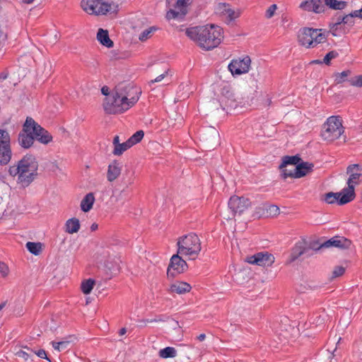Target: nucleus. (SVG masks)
Here are the masks:
<instances>
[{
    "label": "nucleus",
    "mask_w": 362,
    "mask_h": 362,
    "mask_svg": "<svg viewBox=\"0 0 362 362\" xmlns=\"http://www.w3.org/2000/svg\"><path fill=\"white\" fill-rule=\"evenodd\" d=\"M191 0H177L175 6L177 11L170 9L166 13V18L170 21L172 19H182L187 13L186 7Z\"/></svg>",
    "instance_id": "nucleus-15"
},
{
    "label": "nucleus",
    "mask_w": 362,
    "mask_h": 362,
    "mask_svg": "<svg viewBox=\"0 0 362 362\" xmlns=\"http://www.w3.org/2000/svg\"><path fill=\"white\" fill-rule=\"evenodd\" d=\"M274 257L268 252H261L247 257V262L262 267L271 266L274 262Z\"/></svg>",
    "instance_id": "nucleus-14"
},
{
    "label": "nucleus",
    "mask_w": 362,
    "mask_h": 362,
    "mask_svg": "<svg viewBox=\"0 0 362 362\" xmlns=\"http://www.w3.org/2000/svg\"><path fill=\"white\" fill-rule=\"evenodd\" d=\"M188 268L187 262L182 258L180 254L173 255L170 258L167 269L168 277H175L177 274L185 272Z\"/></svg>",
    "instance_id": "nucleus-11"
},
{
    "label": "nucleus",
    "mask_w": 362,
    "mask_h": 362,
    "mask_svg": "<svg viewBox=\"0 0 362 362\" xmlns=\"http://www.w3.org/2000/svg\"><path fill=\"white\" fill-rule=\"evenodd\" d=\"M140 88L128 85L122 88H117L115 93L106 97L103 108L107 114H119L127 111L134 105L139 99Z\"/></svg>",
    "instance_id": "nucleus-1"
},
{
    "label": "nucleus",
    "mask_w": 362,
    "mask_h": 362,
    "mask_svg": "<svg viewBox=\"0 0 362 362\" xmlns=\"http://www.w3.org/2000/svg\"><path fill=\"white\" fill-rule=\"evenodd\" d=\"M322 63H323V61H320L319 59H315V60H313L311 62V64H320Z\"/></svg>",
    "instance_id": "nucleus-61"
},
{
    "label": "nucleus",
    "mask_w": 362,
    "mask_h": 362,
    "mask_svg": "<svg viewBox=\"0 0 362 362\" xmlns=\"http://www.w3.org/2000/svg\"><path fill=\"white\" fill-rule=\"evenodd\" d=\"M23 3L30 4L33 2L34 0H21Z\"/></svg>",
    "instance_id": "nucleus-63"
},
{
    "label": "nucleus",
    "mask_w": 362,
    "mask_h": 362,
    "mask_svg": "<svg viewBox=\"0 0 362 362\" xmlns=\"http://www.w3.org/2000/svg\"><path fill=\"white\" fill-rule=\"evenodd\" d=\"M344 193L343 192V189L339 192H328L326 193L322 200L325 202L326 203L329 204H332L337 203L339 205H344L346 203H341V199L343 197V195Z\"/></svg>",
    "instance_id": "nucleus-21"
},
{
    "label": "nucleus",
    "mask_w": 362,
    "mask_h": 362,
    "mask_svg": "<svg viewBox=\"0 0 362 362\" xmlns=\"http://www.w3.org/2000/svg\"><path fill=\"white\" fill-rule=\"evenodd\" d=\"M354 15L356 16V18L362 19V8L359 10L354 11Z\"/></svg>",
    "instance_id": "nucleus-55"
},
{
    "label": "nucleus",
    "mask_w": 362,
    "mask_h": 362,
    "mask_svg": "<svg viewBox=\"0 0 362 362\" xmlns=\"http://www.w3.org/2000/svg\"><path fill=\"white\" fill-rule=\"evenodd\" d=\"M351 240L341 236H334L331 239L325 241L321 247H329L330 246L339 248H349L351 245Z\"/></svg>",
    "instance_id": "nucleus-18"
},
{
    "label": "nucleus",
    "mask_w": 362,
    "mask_h": 362,
    "mask_svg": "<svg viewBox=\"0 0 362 362\" xmlns=\"http://www.w3.org/2000/svg\"><path fill=\"white\" fill-rule=\"evenodd\" d=\"M300 160L301 159L298 155L292 156H284L283 158V161L281 164L279 165V168L283 169L284 168H286L288 165H293L296 166Z\"/></svg>",
    "instance_id": "nucleus-27"
},
{
    "label": "nucleus",
    "mask_w": 362,
    "mask_h": 362,
    "mask_svg": "<svg viewBox=\"0 0 362 362\" xmlns=\"http://www.w3.org/2000/svg\"><path fill=\"white\" fill-rule=\"evenodd\" d=\"M354 18H356V16L354 15L353 11L349 14L344 16L341 21H344V25H348L349 27H351L354 25Z\"/></svg>",
    "instance_id": "nucleus-39"
},
{
    "label": "nucleus",
    "mask_w": 362,
    "mask_h": 362,
    "mask_svg": "<svg viewBox=\"0 0 362 362\" xmlns=\"http://www.w3.org/2000/svg\"><path fill=\"white\" fill-rule=\"evenodd\" d=\"M310 250V248L306 245L305 242L298 241L291 248L288 263L293 262L298 259L301 255L306 254Z\"/></svg>",
    "instance_id": "nucleus-17"
},
{
    "label": "nucleus",
    "mask_w": 362,
    "mask_h": 362,
    "mask_svg": "<svg viewBox=\"0 0 362 362\" xmlns=\"http://www.w3.org/2000/svg\"><path fill=\"white\" fill-rule=\"evenodd\" d=\"M26 248L30 253L38 255L42 252V244L41 243L28 242Z\"/></svg>",
    "instance_id": "nucleus-29"
},
{
    "label": "nucleus",
    "mask_w": 362,
    "mask_h": 362,
    "mask_svg": "<svg viewBox=\"0 0 362 362\" xmlns=\"http://www.w3.org/2000/svg\"><path fill=\"white\" fill-rule=\"evenodd\" d=\"M12 157L11 136L8 131L0 129V165H7Z\"/></svg>",
    "instance_id": "nucleus-10"
},
{
    "label": "nucleus",
    "mask_w": 362,
    "mask_h": 362,
    "mask_svg": "<svg viewBox=\"0 0 362 362\" xmlns=\"http://www.w3.org/2000/svg\"><path fill=\"white\" fill-rule=\"evenodd\" d=\"M313 167L314 165L308 162L299 163L296 166H294L293 174L288 173L285 175H293L296 178H300L306 175L308 173L313 171Z\"/></svg>",
    "instance_id": "nucleus-19"
},
{
    "label": "nucleus",
    "mask_w": 362,
    "mask_h": 362,
    "mask_svg": "<svg viewBox=\"0 0 362 362\" xmlns=\"http://www.w3.org/2000/svg\"><path fill=\"white\" fill-rule=\"evenodd\" d=\"M343 18L342 16L339 15L336 16L332 19V22L335 23L337 25H344V21H341V18Z\"/></svg>",
    "instance_id": "nucleus-53"
},
{
    "label": "nucleus",
    "mask_w": 362,
    "mask_h": 362,
    "mask_svg": "<svg viewBox=\"0 0 362 362\" xmlns=\"http://www.w3.org/2000/svg\"><path fill=\"white\" fill-rule=\"evenodd\" d=\"M251 64V59L249 56H245L243 59H234L228 66V70L232 75H240L249 71Z\"/></svg>",
    "instance_id": "nucleus-12"
},
{
    "label": "nucleus",
    "mask_w": 362,
    "mask_h": 362,
    "mask_svg": "<svg viewBox=\"0 0 362 362\" xmlns=\"http://www.w3.org/2000/svg\"><path fill=\"white\" fill-rule=\"evenodd\" d=\"M326 40L327 36L322 29L303 28L298 33V43L308 49L314 48Z\"/></svg>",
    "instance_id": "nucleus-6"
},
{
    "label": "nucleus",
    "mask_w": 362,
    "mask_h": 362,
    "mask_svg": "<svg viewBox=\"0 0 362 362\" xmlns=\"http://www.w3.org/2000/svg\"><path fill=\"white\" fill-rule=\"evenodd\" d=\"M281 176L284 179H286L288 177H292V178H296L293 175H286L285 174H289V173H291V174H293V172H294V168L292 169V170H288V169H286V168H284L283 169H281Z\"/></svg>",
    "instance_id": "nucleus-49"
},
{
    "label": "nucleus",
    "mask_w": 362,
    "mask_h": 362,
    "mask_svg": "<svg viewBox=\"0 0 362 362\" xmlns=\"http://www.w3.org/2000/svg\"><path fill=\"white\" fill-rule=\"evenodd\" d=\"M101 92H102L103 95H105L106 97H108L110 95H109V88L106 86H103L101 88Z\"/></svg>",
    "instance_id": "nucleus-54"
},
{
    "label": "nucleus",
    "mask_w": 362,
    "mask_h": 362,
    "mask_svg": "<svg viewBox=\"0 0 362 362\" xmlns=\"http://www.w3.org/2000/svg\"><path fill=\"white\" fill-rule=\"evenodd\" d=\"M177 351L174 347L168 346L159 351V356L163 358H173L176 356Z\"/></svg>",
    "instance_id": "nucleus-30"
},
{
    "label": "nucleus",
    "mask_w": 362,
    "mask_h": 362,
    "mask_svg": "<svg viewBox=\"0 0 362 362\" xmlns=\"http://www.w3.org/2000/svg\"><path fill=\"white\" fill-rule=\"evenodd\" d=\"M221 13L225 18V21L228 23H230L240 16V13L238 11H235L231 9L228 5L225 4L223 6Z\"/></svg>",
    "instance_id": "nucleus-26"
},
{
    "label": "nucleus",
    "mask_w": 362,
    "mask_h": 362,
    "mask_svg": "<svg viewBox=\"0 0 362 362\" xmlns=\"http://www.w3.org/2000/svg\"><path fill=\"white\" fill-rule=\"evenodd\" d=\"M177 245V253L181 256L187 257L189 259H195L202 250L200 239L194 233L180 237Z\"/></svg>",
    "instance_id": "nucleus-5"
},
{
    "label": "nucleus",
    "mask_w": 362,
    "mask_h": 362,
    "mask_svg": "<svg viewBox=\"0 0 362 362\" xmlns=\"http://www.w3.org/2000/svg\"><path fill=\"white\" fill-rule=\"evenodd\" d=\"M52 347L57 350L58 351H65L69 349V346L71 344V341L68 339H64L60 341H52L51 342Z\"/></svg>",
    "instance_id": "nucleus-32"
},
{
    "label": "nucleus",
    "mask_w": 362,
    "mask_h": 362,
    "mask_svg": "<svg viewBox=\"0 0 362 362\" xmlns=\"http://www.w3.org/2000/svg\"><path fill=\"white\" fill-rule=\"evenodd\" d=\"M134 177L132 175L130 177H129V179L127 181H124V183L126 184L127 187L132 185L134 183Z\"/></svg>",
    "instance_id": "nucleus-56"
},
{
    "label": "nucleus",
    "mask_w": 362,
    "mask_h": 362,
    "mask_svg": "<svg viewBox=\"0 0 362 362\" xmlns=\"http://www.w3.org/2000/svg\"><path fill=\"white\" fill-rule=\"evenodd\" d=\"M95 283V280L92 279H88L82 281L81 285L82 292L84 294H89L93 290Z\"/></svg>",
    "instance_id": "nucleus-31"
},
{
    "label": "nucleus",
    "mask_w": 362,
    "mask_h": 362,
    "mask_svg": "<svg viewBox=\"0 0 362 362\" xmlns=\"http://www.w3.org/2000/svg\"><path fill=\"white\" fill-rule=\"evenodd\" d=\"M121 166L119 163L114 160L108 165L107 179L109 182L115 181L121 174Z\"/></svg>",
    "instance_id": "nucleus-20"
},
{
    "label": "nucleus",
    "mask_w": 362,
    "mask_h": 362,
    "mask_svg": "<svg viewBox=\"0 0 362 362\" xmlns=\"http://www.w3.org/2000/svg\"><path fill=\"white\" fill-rule=\"evenodd\" d=\"M269 210L271 215L276 216L279 214V208L276 205L270 206Z\"/></svg>",
    "instance_id": "nucleus-52"
},
{
    "label": "nucleus",
    "mask_w": 362,
    "mask_h": 362,
    "mask_svg": "<svg viewBox=\"0 0 362 362\" xmlns=\"http://www.w3.org/2000/svg\"><path fill=\"white\" fill-rule=\"evenodd\" d=\"M192 289V286L187 282L177 281L170 286V291L171 293L177 294H184L188 293Z\"/></svg>",
    "instance_id": "nucleus-22"
},
{
    "label": "nucleus",
    "mask_w": 362,
    "mask_h": 362,
    "mask_svg": "<svg viewBox=\"0 0 362 362\" xmlns=\"http://www.w3.org/2000/svg\"><path fill=\"white\" fill-rule=\"evenodd\" d=\"M7 77H8V74L7 73L1 72L0 74V81H4V80L6 79Z\"/></svg>",
    "instance_id": "nucleus-58"
},
{
    "label": "nucleus",
    "mask_w": 362,
    "mask_h": 362,
    "mask_svg": "<svg viewBox=\"0 0 362 362\" xmlns=\"http://www.w3.org/2000/svg\"><path fill=\"white\" fill-rule=\"evenodd\" d=\"M132 146L130 144V142L129 141H126L125 142H123L122 144H119L117 145L116 148H114V150L112 151V153L115 156H120L122 155L124 151L130 148Z\"/></svg>",
    "instance_id": "nucleus-33"
},
{
    "label": "nucleus",
    "mask_w": 362,
    "mask_h": 362,
    "mask_svg": "<svg viewBox=\"0 0 362 362\" xmlns=\"http://www.w3.org/2000/svg\"><path fill=\"white\" fill-rule=\"evenodd\" d=\"M80 222L76 218H71L68 219L64 226V230L67 233L73 234L77 233L80 229Z\"/></svg>",
    "instance_id": "nucleus-24"
},
{
    "label": "nucleus",
    "mask_w": 362,
    "mask_h": 362,
    "mask_svg": "<svg viewBox=\"0 0 362 362\" xmlns=\"http://www.w3.org/2000/svg\"><path fill=\"white\" fill-rule=\"evenodd\" d=\"M114 4L103 0H82L81 6L83 10L90 15H105L112 9Z\"/></svg>",
    "instance_id": "nucleus-9"
},
{
    "label": "nucleus",
    "mask_w": 362,
    "mask_h": 362,
    "mask_svg": "<svg viewBox=\"0 0 362 362\" xmlns=\"http://www.w3.org/2000/svg\"><path fill=\"white\" fill-rule=\"evenodd\" d=\"M325 6L334 10H342L346 5L347 2L337 0H324Z\"/></svg>",
    "instance_id": "nucleus-28"
},
{
    "label": "nucleus",
    "mask_w": 362,
    "mask_h": 362,
    "mask_svg": "<svg viewBox=\"0 0 362 362\" xmlns=\"http://www.w3.org/2000/svg\"><path fill=\"white\" fill-rule=\"evenodd\" d=\"M315 315H313L310 318V323L315 324L317 326L320 325L321 324H323L324 320L321 317L320 315H316L315 318L314 319Z\"/></svg>",
    "instance_id": "nucleus-48"
},
{
    "label": "nucleus",
    "mask_w": 362,
    "mask_h": 362,
    "mask_svg": "<svg viewBox=\"0 0 362 362\" xmlns=\"http://www.w3.org/2000/svg\"><path fill=\"white\" fill-rule=\"evenodd\" d=\"M300 8L304 11L320 13L325 11V6L322 0H303L300 4Z\"/></svg>",
    "instance_id": "nucleus-16"
},
{
    "label": "nucleus",
    "mask_w": 362,
    "mask_h": 362,
    "mask_svg": "<svg viewBox=\"0 0 362 362\" xmlns=\"http://www.w3.org/2000/svg\"><path fill=\"white\" fill-rule=\"evenodd\" d=\"M349 83L351 86L362 87V75L350 78Z\"/></svg>",
    "instance_id": "nucleus-43"
},
{
    "label": "nucleus",
    "mask_w": 362,
    "mask_h": 362,
    "mask_svg": "<svg viewBox=\"0 0 362 362\" xmlns=\"http://www.w3.org/2000/svg\"><path fill=\"white\" fill-rule=\"evenodd\" d=\"M151 320V319H146V320H142L141 322H144V324L146 323H151L149 321Z\"/></svg>",
    "instance_id": "nucleus-64"
},
{
    "label": "nucleus",
    "mask_w": 362,
    "mask_h": 362,
    "mask_svg": "<svg viewBox=\"0 0 362 362\" xmlns=\"http://www.w3.org/2000/svg\"><path fill=\"white\" fill-rule=\"evenodd\" d=\"M7 39V33L5 27L0 25V45L4 44Z\"/></svg>",
    "instance_id": "nucleus-46"
},
{
    "label": "nucleus",
    "mask_w": 362,
    "mask_h": 362,
    "mask_svg": "<svg viewBox=\"0 0 362 362\" xmlns=\"http://www.w3.org/2000/svg\"><path fill=\"white\" fill-rule=\"evenodd\" d=\"M276 9H277V6L276 4L271 5L266 11V13H265L266 18H271L274 15V13Z\"/></svg>",
    "instance_id": "nucleus-45"
},
{
    "label": "nucleus",
    "mask_w": 362,
    "mask_h": 362,
    "mask_svg": "<svg viewBox=\"0 0 362 362\" xmlns=\"http://www.w3.org/2000/svg\"><path fill=\"white\" fill-rule=\"evenodd\" d=\"M185 34L204 50L217 47L223 38V29L214 24L187 28Z\"/></svg>",
    "instance_id": "nucleus-2"
},
{
    "label": "nucleus",
    "mask_w": 362,
    "mask_h": 362,
    "mask_svg": "<svg viewBox=\"0 0 362 362\" xmlns=\"http://www.w3.org/2000/svg\"><path fill=\"white\" fill-rule=\"evenodd\" d=\"M156 30L154 27L149 28L148 29L144 30L139 35V40L141 41L146 40L152 33L153 31Z\"/></svg>",
    "instance_id": "nucleus-41"
},
{
    "label": "nucleus",
    "mask_w": 362,
    "mask_h": 362,
    "mask_svg": "<svg viewBox=\"0 0 362 362\" xmlns=\"http://www.w3.org/2000/svg\"><path fill=\"white\" fill-rule=\"evenodd\" d=\"M24 349H26L28 351L33 354H36L40 358H45L47 361H49V358L47 356L46 351L44 349H40L37 351H34L33 349H30L28 346H24Z\"/></svg>",
    "instance_id": "nucleus-40"
},
{
    "label": "nucleus",
    "mask_w": 362,
    "mask_h": 362,
    "mask_svg": "<svg viewBox=\"0 0 362 362\" xmlns=\"http://www.w3.org/2000/svg\"><path fill=\"white\" fill-rule=\"evenodd\" d=\"M112 144L114 145V148H116L117 146V145H119L120 144L119 143V136L116 135L114 137Z\"/></svg>",
    "instance_id": "nucleus-57"
},
{
    "label": "nucleus",
    "mask_w": 362,
    "mask_h": 362,
    "mask_svg": "<svg viewBox=\"0 0 362 362\" xmlns=\"http://www.w3.org/2000/svg\"><path fill=\"white\" fill-rule=\"evenodd\" d=\"M98 228V225L95 223H93L90 226L91 231H95Z\"/></svg>",
    "instance_id": "nucleus-59"
},
{
    "label": "nucleus",
    "mask_w": 362,
    "mask_h": 362,
    "mask_svg": "<svg viewBox=\"0 0 362 362\" xmlns=\"http://www.w3.org/2000/svg\"><path fill=\"white\" fill-rule=\"evenodd\" d=\"M8 272L9 269L8 266L4 262H0V274L1 276L3 277H6L8 276Z\"/></svg>",
    "instance_id": "nucleus-47"
},
{
    "label": "nucleus",
    "mask_w": 362,
    "mask_h": 362,
    "mask_svg": "<svg viewBox=\"0 0 362 362\" xmlns=\"http://www.w3.org/2000/svg\"><path fill=\"white\" fill-rule=\"evenodd\" d=\"M221 94L228 100H230L232 101L235 100V94L232 90L231 88H230L229 86L223 87L222 88Z\"/></svg>",
    "instance_id": "nucleus-37"
},
{
    "label": "nucleus",
    "mask_w": 362,
    "mask_h": 362,
    "mask_svg": "<svg viewBox=\"0 0 362 362\" xmlns=\"http://www.w3.org/2000/svg\"><path fill=\"white\" fill-rule=\"evenodd\" d=\"M144 136V132L142 130L136 132L129 139V142L132 146H134L141 141Z\"/></svg>",
    "instance_id": "nucleus-36"
},
{
    "label": "nucleus",
    "mask_w": 362,
    "mask_h": 362,
    "mask_svg": "<svg viewBox=\"0 0 362 362\" xmlns=\"http://www.w3.org/2000/svg\"><path fill=\"white\" fill-rule=\"evenodd\" d=\"M97 40L101 45L106 47L110 48L113 47L114 43L112 40H110L108 31L106 30H103V28H100L98 30L97 33Z\"/></svg>",
    "instance_id": "nucleus-23"
},
{
    "label": "nucleus",
    "mask_w": 362,
    "mask_h": 362,
    "mask_svg": "<svg viewBox=\"0 0 362 362\" xmlns=\"http://www.w3.org/2000/svg\"><path fill=\"white\" fill-rule=\"evenodd\" d=\"M329 28L333 36H339L345 32L342 25H337L334 22L329 23Z\"/></svg>",
    "instance_id": "nucleus-35"
},
{
    "label": "nucleus",
    "mask_w": 362,
    "mask_h": 362,
    "mask_svg": "<svg viewBox=\"0 0 362 362\" xmlns=\"http://www.w3.org/2000/svg\"><path fill=\"white\" fill-rule=\"evenodd\" d=\"M95 202V197L93 193H88L81 200V209L84 212L89 211Z\"/></svg>",
    "instance_id": "nucleus-25"
},
{
    "label": "nucleus",
    "mask_w": 362,
    "mask_h": 362,
    "mask_svg": "<svg viewBox=\"0 0 362 362\" xmlns=\"http://www.w3.org/2000/svg\"><path fill=\"white\" fill-rule=\"evenodd\" d=\"M351 74L350 70H345L341 73H336L334 74V81L337 84L342 83L345 81H349V79H347V77Z\"/></svg>",
    "instance_id": "nucleus-34"
},
{
    "label": "nucleus",
    "mask_w": 362,
    "mask_h": 362,
    "mask_svg": "<svg viewBox=\"0 0 362 362\" xmlns=\"http://www.w3.org/2000/svg\"><path fill=\"white\" fill-rule=\"evenodd\" d=\"M168 74V71H165L163 74L159 75L158 76H157L155 79L153 80H151L150 82H149V84H152V83H154L156 82H160L161 81L165 76L166 75Z\"/></svg>",
    "instance_id": "nucleus-51"
},
{
    "label": "nucleus",
    "mask_w": 362,
    "mask_h": 362,
    "mask_svg": "<svg viewBox=\"0 0 362 362\" xmlns=\"http://www.w3.org/2000/svg\"><path fill=\"white\" fill-rule=\"evenodd\" d=\"M197 338L199 341H202L205 339L206 335L205 334H201Z\"/></svg>",
    "instance_id": "nucleus-60"
},
{
    "label": "nucleus",
    "mask_w": 362,
    "mask_h": 362,
    "mask_svg": "<svg viewBox=\"0 0 362 362\" xmlns=\"http://www.w3.org/2000/svg\"><path fill=\"white\" fill-rule=\"evenodd\" d=\"M344 272H345L344 267H343L341 266H337V267H334V269L332 272V279L339 277V276H342L344 274Z\"/></svg>",
    "instance_id": "nucleus-42"
},
{
    "label": "nucleus",
    "mask_w": 362,
    "mask_h": 362,
    "mask_svg": "<svg viewBox=\"0 0 362 362\" xmlns=\"http://www.w3.org/2000/svg\"><path fill=\"white\" fill-rule=\"evenodd\" d=\"M126 332H127V329H126V328H122V329L119 330V335H121V336H122V335L124 334Z\"/></svg>",
    "instance_id": "nucleus-62"
},
{
    "label": "nucleus",
    "mask_w": 362,
    "mask_h": 362,
    "mask_svg": "<svg viewBox=\"0 0 362 362\" xmlns=\"http://www.w3.org/2000/svg\"><path fill=\"white\" fill-rule=\"evenodd\" d=\"M169 316L167 315H158L156 316L153 319H151L150 322H165L169 319Z\"/></svg>",
    "instance_id": "nucleus-50"
},
{
    "label": "nucleus",
    "mask_w": 362,
    "mask_h": 362,
    "mask_svg": "<svg viewBox=\"0 0 362 362\" xmlns=\"http://www.w3.org/2000/svg\"><path fill=\"white\" fill-rule=\"evenodd\" d=\"M339 54L337 51L332 50L329 52L323 59V63L326 65H329L332 59L337 58Z\"/></svg>",
    "instance_id": "nucleus-38"
},
{
    "label": "nucleus",
    "mask_w": 362,
    "mask_h": 362,
    "mask_svg": "<svg viewBox=\"0 0 362 362\" xmlns=\"http://www.w3.org/2000/svg\"><path fill=\"white\" fill-rule=\"evenodd\" d=\"M38 163L32 155L24 156L16 165H11L8 173L11 176H18V182L23 186H28L37 175Z\"/></svg>",
    "instance_id": "nucleus-4"
},
{
    "label": "nucleus",
    "mask_w": 362,
    "mask_h": 362,
    "mask_svg": "<svg viewBox=\"0 0 362 362\" xmlns=\"http://www.w3.org/2000/svg\"><path fill=\"white\" fill-rule=\"evenodd\" d=\"M30 354V352H27L23 350H19L16 353V356L23 358L24 361H28L30 357L31 356Z\"/></svg>",
    "instance_id": "nucleus-44"
},
{
    "label": "nucleus",
    "mask_w": 362,
    "mask_h": 362,
    "mask_svg": "<svg viewBox=\"0 0 362 362\" xmlns=\"http://www.w3.org/2000/svg\"><path fill=\"white\" fill-rule=\"evenodd\" d=\"M251 202L249 199L244 197L233 196L228 201V207L233 213V216L242 214L250 206Z\"/></svg>",
    "instance_id": "nucleus-13"
},
{
    "label": "nucleus",
    "mask_w": 362,
    "mask_h": 362,
    "mask_svg": "<svg viewBox=\"0 0 362 362\" xmlns=\"http://www.w3.org/2000/svg\"><path fill=\"white\" fill-rule=\"evenodd\" d=\"M51 134L31 117H27L23 128L18 134V143L23 148H30L35 140L40 143L47 145L52 141Z\"/></svg>",
    "instance_id": "nucleus-3"
},
{
    "label": "nucleus",
    "mask_w": 362,
    "mask_h": 362,
    "mask_svg": "<svg viewBox=\"0 0 362 362\" xmlns=\"http://www.w3.org/2000/svg\"><path fill=\"white\" fill-rule=\"evenodd\" d=\"M344 128L339 116H331L323 124L321 136L325 141H333L340 137L344 133Z\"/></svg>",
    "instance_id": "nucleus-7"
},
{
    "label": "nucleus",
    "mask_w": 362,
    "mask_h": 362,
    "mask_svg": "<svg viewBox=\"0 0 362 362\" xmlns=\"http://www.w3.org/2000/svg\"><path fill=\"white\" fill-rule=\"evenodd\" d=\"M360 171L361 168L358 164L349 165L346 168V173L349 174V177L347 180L348 187L343 189L344 194L341 199V203H349L354 199L356 194L354 192V187L361 182L362 174L361 173L355 172Z\"/></svg>",
    "instance_id": "nucleus-8"
}]
</instances>
